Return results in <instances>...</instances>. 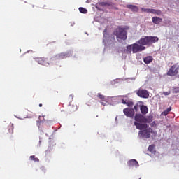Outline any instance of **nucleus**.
Returning <instances> with one entry per match:
<instances>
[{
	"label": "nucleus",
	"instance_id": "obj_16",
	"mask_svg": "<svg viewBox=\"0 0 179 179\" xmlns=\"http://www.w3.org/2000/svg\"><path fill=\"white\" fill-rule=\"evenodd\" d=\"M150 13H152L153 15H157V16H160L162 15V11L160 10L150 8Z\"/></svg>",
	"mask_w": 179,
	"mask_h": 179
},
{
	"label": "nucleus",
	"instance_id": "obj_1",
	"mask_svg": "<svg viewBox=\"0 0 179 179\" xmlns=\"http://www.w3.org/2000/svg\"><path fill=\"white\" fill-rule=\"evenodd\" d=\"M159 41V38L157 36H143L140 40L137 41L138 44L141 45H152L155 43Z\"/></svg>",
	"mask_w": 179,
	"mask_h": 179
},
{
	"label": "nucleus",
	"instance_id": "obj_4",
	"mask_svg": "<svg viewBox=\"0 0 179 179\" xmlns=\"http://www.w3.org/2000/svg\"><path fill=\"white\" fill-rule=\"evenodd\" d=\"M179 66L176 64H173L169 70L167 71L166 75L168 76H176L178 74Z\"/></svg>",
	"mask_w": 179,
	"mask_h": 179
},
{
	"label": "nucleus",
	"instance_id": "obj_23",
	"mask_svg": "<svg viewBox=\"0 0 179 179\" xmlns=\"http://www.w3.org/2000/svg\"><path fill=\"white\" fill-rule=\"evenodd\" d=\"M78 9H79V11L80 12V13H84V14L87 13V9H86L85 8L80 7Z\"/></svg>",
	"mask_w": 179,
	"mask_h": 179
},
{
	"label": "nucleus",
	"instance_id": "obj_17",
	"mask_svg": "<svg viewBox=\"0 0 179 179\" xmlns=\"http://www.w3.org/2000/svg\"><path fill=\"white\" fill-rule=\"evenodd\" d=\"M97 97H99L100 100H101V101H107V99L106 98V96L101 93L97 94Z\"/></svg>",
	"mask_w": 179,
	"mask_h": 179
},
{
	"label": "nucleus",
	"instance_id": "obj_6",
	"mask_svg": "<svg viewBox=\"0 0 179 179\" xmlns=\"http://www.w3.org/2000/svg\"><path fill=\"white\" fill-rule=\"evenodd\" d=\"M137 96L138 97H141V99H149V91L147 90H143V89H139L136 92Z\"/></svg>",
	"mask_w": 179,
	"mask_h": 179
},
{
	"label": "nucleus",
	"instance_id": "obj_18",
	"mask_svg": "<svg viewBox=\"0 0 179 179\" xmlns=\"http://www.w3.org/2000/svg\"><path fill=\"white\" fill-rule=\"evenodd\" d=\"M78 105H72L70 108L71 113H75V111L78 110Z\"/></svg>",
	"mask_w": 179,
	"mask_h": 179
},
{
	"label": "nucleus",
	"instance_id": "obj_31",
	"mask_svg": "<svg viewBox=\"0 0 179 179\" xmlns=\"http://www.w3.org/2000/svg\"><path fill=\"white\" fill-rule=\"evenodd\" d=\"M101 106H107V104L104 101H101Z\"/></svg>",
	"mask_w": 179,
	"mask_h": 179
},
{
	"label": "nucleus",
	"instance_id": "obj_26",
	"mask_svg": "<svg viewBox=\"0 0 179 179\" xmlns=\"http://www.w3.org/2000/svg\"><path fill=\"white\" fill-rule=\"evenodd\" d=\"M30 159L34 160V162H40V159H38V158H36V156L34 155L30 156Z\"/></svg>",
	"mask_w": 179,
	"mask_h": 179
},
{
	"label": "nucleus",
	"instance_id": "obj_20",
	"mask_svg": "<svg viewBox=\"0 0 179 179\" xmlns=\"http://www.w3.org/2000/svg\"><path fill=\"white\" fill-rule=\"evenodd\" d=\"M171 111V107L168 108L166 110H165L164 112L162 113V115H167Z\"/></svg>",
	"mask_w": 179,
	"mask_h": 179
},
{
	"label": "nucleus",
	"instance_id": "obj_25",
	"mask_svg": "<svg viewBox=\"0 0 179 179\" xmlns=\"http://www.w3.org/2000/svg\"><path fill=\"white\" fill-rule=\"evenodd\" d=\"M8 134H13V124L8 126Z\"/></svg>",
	"mask_w": 179,
	"mask_h": 179
},
{
	"label": "nucleus",
	"instance_id": "obj_14",
	"mask_svg": "<svg viewBox=\"0 0 179 179\" xmlns=\"http://www.w3.org/2000/svg\"><path fill=\"white\" fill-rule=\"evenodd\" d=\"M152 23H154V24H160V23H162V22H163V19H162L159 17H152Z\"/></svg>",
	"mask_w": 179,
	"mask_h": 179
},
{
	"label": "nucleus",
	"instance_id": "obj_30",
	"mask_svg": "<svg viewBox=\"0 0 179 179\" xmlns=\"http://www.w3.org/2000/svg\"><path fill=\"white\" fill-rule=\"evenodd\" d=\"M127 101H125L124 99L122 100V104H127Z\"/></svg>",
	"mask_w": 179,
	"mask_h": 179
},
{
	"label": "nucleus",
	"instance_id": "obj_5",
	"mask_svg": "<svg viewBox=\"0 0 179 179\" xmlns=\"http://www.w3.org/2000/svg\"><path fill=\"white\" fill-rule=\"evenodd\" d=\"M134 120L136 122H144L146 124V122H152V120H149V119L146 118L145 116L141 114H136L134 117Z\"/></svg>",
	"mask_w": 179,
	"mask_h": 179
},
{
	"label": "nucleus",
	"instance_id": "obj_35",
	"mask_svg": "<svg viewBox=\"0 0 179 179\" xmlns=\"http://www.w3.org/2000/svg\"><path fill=\"white\" fill-rule=\"evenodd\" d=\"M178 47L179 48V44H178Z\"/></svg>",
	"mask_w": 179,
	"mask_h": 179
},
{
	"label": "nucleus",
	"instance_id": "obj_7",
	"mask_svg": "<svg viewBox=\"0 0 179 179\" xmlns=\"http://www.w3.org/2000/svg\"><path fill=\"white\" fill-rule=\"evenodd\" d=\"M36 61L39 64V65H43V66H49L50 62H48V60L44 57H38L36 58Z\"/></svg>",
	"mask_w": 179,
	"mask_h": 179
},
{
	"label": "nucleus",
	"instance_id": "obj_11",
	"mask_svg": "<svg viewBox=\"0 0 179 179\" xmlns=\"http://www.w3.org/2000/svg\"><path fill=\"white\" fill-rule=\"evenodd\" d=\"M127 9H130L131 12H138L139 8L137 6L129 4L126 6Z\"/></svg>",
	"mask_w": 179,
	"mask_h": 179
},
{
	"label": "nucleus",
	"instance_id": "obj_29",
	"mask_svg": "<svg viewBox=\"0 0 179 179\" xmlns=\"http://www.w3.org/2000/svg\"><path fill=\"white\" fill-rule=\"evenodd\" d=\"M163 93H164V96H169L171 92H170V91H168V92H164Z\"/></svg>",
	"mask_w": 179,
	"mask_h": 179
},
{
	"label": "nucleus",
	"instance_id": "obj_34",
	"mask_svg": "<svg viewBox=\"0 0 179 179\" xmlns=\"http://www.w3.org/2000/svg\"><path fill=\"white\" fill-rule=\"evenodd\" d=\"M39 107H43V104H42V103H40V104H39Z\"/></svg>",
	"mask_w": 179,
	"mask_h": 179
},
{
	"label": "nucleus",
	"instance_id": "obj_15",
	"mask_svg": "<svg viewBox=\"0 0 179 179\" xmlns=\"http://www.w3.org/2000/svg\"><path fill=\"white\" fill-rule=\"evenodd\" d=\"M153 61V57L152 56H147L143 58L144 64H150Z\"/></svg>",
	"mask_w": 179,
	"mask_h": 179
},
{
	"label": "nucleus",
	"instance_id": "obj_21",
	"mask_svg": "<svg viewBox=\"0 0 179 179\" xmlns=\"http://www.w3.org/2000/svg\"><path fill=\"white\" fill-rule=\"evenodd\" d=\"M148 150L149 152H150L151 153H155V145H149L148 147Z\"/></svg>",
	"mask_w": 179,
	"mask_h": 179
},
{
	"label": "nucleus",
	"instance_id": "obj_19",
	"mask_svg": "<svg viewBox=\"0 0 179 179\" xmlns=\"http://www.w3.org/2000/svg\"><path fill=\"white\" fill-rule=\"evenodd\" d=\"M142 105H139L138 103L136 104L134 107V111H136V113H138V111H139V110H141V107Z\"/></svg>",
	"mask_w": 179,
	"mask_h": 179
},
{
	"label": "nucleus",
	"instance_id": "obj_27",
	"mask_svg": "<svg viewBox=\"0 0 179 179\" xmlns=\"http://www.w3.org/2000/svg\"><path fill=\"white\" fill-rule=\"evenodd\" d=\"M141 12H145L146 13H150V8H141Z\"/></svg>",
	"mask_w": 179,
	"mask_h": 179
},
{
	"label": "nucleus",
	"instance_id": "obj_10",
	"mask_svg": "<svg viewBox=\"0 0 179 179\" xmlns=\"http://www.w3.org/2000/svg\"><path fill=\"white\" fill-rule=\"evenodd\" d=\"M134 125L136 127L137 129L145 130L146 128H148V124L138 123V122H135Z\"/></svg>",
	"mask_w": 179,
	"mask_h": 179
},
{
	"label": "nucleus",
	"instance_id": "obj_28",
	"mask_svg": "<svg viewBox=\"0 0 179 179\" xmlns=\"http://www.w3.org/2000/svg\"><path fill=\"white\" fill-rule=\"evenodd\" d=\"M126 104H127V106H128V107H132V106H134V102H132L131 101H127Z\"/></svg>",
	"mask_w": 179,
	"mask_h": 179
},
{
	"label": "nucleus",
	"instance_id": "obj_13",
	"mask_svg": "<svg viewBox=\"0 0 179 179\" xmlns=\"http://www.w3.org/2000/svg\"><path fill=\"white\" fill-rule=\"evenodd\" d=\"M140 110L141 114H143V115H146V114H148V113L149 112V109L148 108V106L145 105H141L140 108Z\"/></svg>",
	"mask_w": 179,
	"mask_h": 179
},
{
	"label": "nucleus",
	"instance_id": "obj_3",
	"mask_svg": "<svg viewBox=\"0 0 179 179\" xmlns=\"http://www.w3.org/2000/svg\"><path fill=\"white\" fill-rule=\"evenodd\" d=\"M127 50L129 52L132 51L133 54H136V52H142V51H145V50H146V47L139 44L138 43H136L127 46Z\"/></svg>",
	"mask_w": 179,
	"mask_h": 179
},
{
	"label": "nucleus",
	"instance_id": "obj_12",
	"mask_svg": "<svg viewBox=\"0 0 179 179\" xmlns=\"http://www.w3.org/2000/svg\"><path fill=\"white\" fill-rule=\"evenodd\" d=\"M101 6H110V9H115L116 10H118V8L114 7L113 6V3L111 2H107V1L101 2Z\"/></svg>",
	"mask_w": 179,
	"mask_h": 179
},
{
	"label": "nucleus",
	"instance_id": "obj_2",
	"mask_svg": "<svg viewBox=\"0 0 179 179\" xmlns=\"http://www.w3.org/2000/svg\"><path fill=\"white\" fill-rule=\"evenodd\" d=\"M114 36H116L117 40L125 41L127 38V29L121 27H117L113 31Z\"/></svg>",
	"mask_w": 179,
	"mask_h": 179
},
{
	"label": "nucleus",
	"instance_id": "obj_33",
	"mask_svg": "<svg viewBox=\"0 0 179 179\" xmlns=\"http://www.w3.org/2000/svg\"><path fill=\"white\" fill-rule=\"evenodd\" d=\"M50 153V150L45 151V155H48Z\"/></svg>",
	"mask_w": 179,
	"mask_h": 179
},
{
	"label": "nucleus",
	"instance_id": "obj_24",
	"mask_svg": "<svg viewBox=\"0 0 179 179\" xmlns=\"http://www.w3.org/2000/svg\"><path fill=\"white\" fill-rule=\"evenodd\" d=\"M149 138H150V136L149 135L140 136V139H143L144 141H145L146 139H149Z\"/></svg>",
	"mask_w": 179,
	"mask_h": 179
},
{
	"label": "nucleus",
	"instance_id": "obj_9",
	"mask_svg": "<svg viewBox=\"0 0 179 179\" xmlns=\"http://www.w3.org/2000/svg\"><path fill=\"white\" fill-rule=\"evenodd\" d=\"M127 166L129 167H139V163L136 159H131L128 161Z\"/></svg>",
	"mask_w": 179,
	"mask_h": 179
},
{
	"label": "nucleus",
	"instance_id": "obj_22",
	"mask_svg": "<svg viewBox=\"0 0 179 179\" xmlns=\"http://www.w3.org/2000/svg\"><path fill=\"white\" fill-rule=\"evenodd\" d=\"M59 59H64V58H66V54L65 53H60L57 55Z\"/></svg>",
	"mask_w": 179,
	"mask_h": 179
},
{
	"label": "nucleus",
	"instance_id": "obj_32",
	"mask_svg": "<svg viewBox=\"0 0 179 179\" xmlns=\"http://www.w3.org/2000/svg\"><path fill=\"white\" fill-rule=\"evenodd\" d=\"M69 97L71 99V101H72V100H73V95H70Z\"/></svg>",
	"mask_w": 179,
	"mask_h": 179
},
{
	"label": "nucleus",
	"instance_id": "obj_8",
	"mask_svg": "<svg viewBox=\"0 0 179 179\" xmlns=\"http://www.w3.org/2000/svg\"><path fill=\"white\" fill-rule=\"evenodd\" d=\"M123 113L126 117H129L130 118H132L134 115H135V110L132 108H126L123 110Z\"/></svg>",
	"mask_w": 179,
	"mask_h": 179
}]
</instances>
